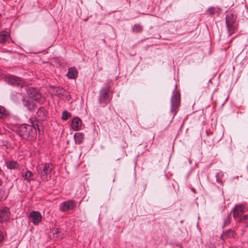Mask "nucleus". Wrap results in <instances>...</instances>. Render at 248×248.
Returning <instances> with one entry per match:
<instances>
[{
    "label": "nucleus",
    "instance_id": "nucleus-1",
    "mask_svg": "<svg viewBox=\"0 0 248 248\" xmlns=\"http://www.w3.org/2000/svg\"><path fill=\"white\" fill-rule=\"evenodd\" d=\"M176 86L175 90L173 92L172 95L171 97V112L172 113L173 117L176 114L180 106L181 102L180 92L176 90Z\"/></svg>",
    "mask_w": 248,
    "mask_h": 248
},
{
    "label": "nucleus",
    "instance_id": "nucleus-2",
    "mask_svg": "<svg viewBox=\"0 0 248 248\" xmlns=\"http://www.w3.org/2000/svg\"><path fill=\"white\" fill-rule=\"evenodd\" d=\"M53 169V165L50 163H45L43 165L42 167H37L38 173L40 175L42 180L44 181H47L48 180V176L50 175Z\"/></svg>",
    "mask_w": 248,
    "mask_h": 248
},
{
    "label": "nucleus",
    "instance_id": "nucleus-3",
    "mask_svg": "<svg viewBox=\"0 0 248 248\" xmlns=\"http://www.w3.org/2000/svg\"><path fill=\"white\" fill-rule=\"evenodd\" d=\"M26 90L30 98L40 104H42L44 102L45 100V97L35 88L28 87L26 88Z\"/></svg>",
    "mask_w": 248,
    "mask_h": 248
},
{
    "label": "nucleus",
    "instance_id": "nucleus-4",
    "mask_svg": "<svg viewBox=\"0 0 248 248\" xmlns=\"http://www.w3.org/2000/svg\"><path fill=\"white\" fill-rule=\"evenodd\" d=\"M109 88L108 87L102 89L100 92L99 102L104 107L107 105L112 98V97L109 95Z\"/></svg>",
    "mask_w": 248,
    "mask_h": 248
},
{
    "label": "nucleus",
    "instance_id": "nucleus-5",
    "mask_svg": "<svg viewBox=\"0 0 248 248\" xmlns=\"http://www.w3.org/2000/svg\"><path fill=\"white\" fill-rule=\"evenodd\" d=\"M235 21V17L232 14H229L226 17V24L228 28L229 35L232 34L235 30V27L234 23Z\"/></svg>",
    "mask_w": 248,
    "mask_h": 248
},
{
    "label": "nucleus",
    "instance_id": "nucleus-6",
    "mask_svg": "<svg viewBox=\"0 0 248 248\" xmlns=\"http://www.w3.org/2000/svg\"><path fill=\"white\" fill-rule=\"evenodd\" d=\"M5 80L9 84L16 86L23 87L24 83L21 78L12 75L7 76L5 78Z\"/></svg>",
    "mask_w": 248,
    "mask_h": 248
},
{
    "label": "nucleus",
    "instance_id": "nucleus-7",
    "mask_svg": "<svg viewBox=\"0 0 248 248\" xmlns=\"http://www.w3.org/2000/svg\"><path fill=\"white\" fill-rule=\"evenodd\" d=\"M31 126L27 124H22L19 127L18 134L20 137L23 138H27L30 135V131L31 130Z\"/></svg>",
    "mask_w": 248,
    "mask_h": 248
},
{
    "label": "nucleus",
    "instance_id": "nucleus-8",
    "mask_svg": "<svg viewBox=\"0 0 248 248\" xmlns=\"http://www.w3.org/2000/svg\"><path fill=\"white\" fill-rule=\"evenodd\" d=\"M29 217L35 225L38 224L42 220V216L38 211H31L29 215Z\"/></svg>",
    "mask_w": 248,
    "mask_h": 248
},
{
    "label": "nucleus",
    "instance_id": "nucleus-9",
    "mask_svg": "<svg viewBox=\"0 0 248 248\" xmlns=\"http://www.w3.org/2000/svg\"><path fill=\"white\" fill-rule=\"evenodd\" d=\"M76 207V204L73 201L69 200L62 202L60 206L61 210L65 212L69 210H73Z\"/></svg>",
    "mask_w": 248,
    "mask_h": 248
},
{
    "label": "nucleus",
    "instance_id": "nucleus-10",
    "mask_svg": "<svg viewBox=\"0 0 248 248\" xmlns=\"http://www.w3.org/2000/svg\"><path fill=\"white\" fill-rule=\"evenodd\" d=\"M21 175L23 180L27 181V182H30L31 181H34L35 180L33 173L29 170L23 171L21 172Z\"/></svg>",
    "mask_w": 248,
    "mask_h": 248
},
{
    "label": "nucleus",
    "instance_id": "nucleus-11",
    "mask_svg": "<svg viewBox=\"0 0 248 248\" xmlns=\"http://www.w3.org/2000/svg\"><path fill=\"white\" fill-rule=\"evenodd\" d=\"M10 212L9 209L7 207H5L0 210V221H7L10 217Z\"/></svg>",
    "mask_w": 248,
    "mask_h": 248
},
{
    "label": "nucleus",
    "instance_id": "nucleus-12",
    "mask_svg": "<svg viewBox=\"0 0 248 248\" xmlns=\"http://www.w3.org/2000/svg\"><path fill=\"white\" fill-rule=\"evenodd\" d=\"M81 124L82 122L80 119L78 117H75L72 120L71 127L74 130H78L81 126Z\"/></svg>",
    "mask_w": 248,
    "mask_h": 248
},
{
    "label": "nucleus",
    "instance_id": "nucleus-13",
    "mask_svg": "<svg viewBox=\"0 0 248 248\" xmlns=\"http://www.w3.org/2000/svg\"><path fill=\"white\" fill-rule=\"evenodd\" d=\"M245 211V207L243 205H236L233 209V216L234 218L241 216Z\"/></svg>",
    "mask_w": 248,
    "mask_h": 248
},
{
    "label": "nucleus",
    "instance_id": "nucleus-14",
    "mask_svg": "<svg viewBox=\"0 0 248 248\" xmlns=\"http://www.w3.org/2000/svg\"><path fill=\"white\" fill-rule=\"evenodd\" d=\"M23 105L30 111H33L36 107L35 104L32 102L25 98L22 99Z\"/></svg>",
    "mask_w": 248,
    "mask_h": 248
},
{
    "label": "nucleus",
    "instance_id": "nucleus-15",
    "mask_svg": "<svg viewBox=\"0 0 248 248\" xmlns=\"http://www.w3.org/2000/svg\"><path fill=\"white\" fill-rule=\"evenodd\" d=\"M235 233L234 231L231 229H229L223 232L221 235V239L224 241L226 239L233 237Z\"/></svg>",
    "mask_w": 248,
    "mask_h": 248
},
{
    "label": "nucleus",
    "instance_id": "nucleus-16",
    "mask_svg": "<svg viewBox=\"0 0 248 248\" xmlns=\"http://www.w3.org/2000/svg\"><path fill=\"white\" fill-rule=\"evenodd\" d=\"M68 78L70 79H75L78 76V72L74 67H71L69 69L68 73L67 74Z\"/></svg>",
    "mask_w": 248,
    "mask_h": 248
},
{
    "label": "nucleus",
    "instance_id": "nucleus-17",
    "mask_svg": "<svg viewBox=\"0 0 248 248\" xmlns=\"http://www.w3.org/2000/svg\"><path fill=\"white\" fill-rule=\"evenodd\" d=\"M74 138L76 143L80 144L83 142L84 135L82 133H77L74 135Z\"/></svg>",
    "mask_w": 248,
    "mask_h": 248
},
{
    "label": "nucleus",
    "instance_id": "nucleus-18",
    "mask_svg": "<svg viewBox=\"0 0 248 248\" xmlns=\"http://www.w3.org/2000/svg\"><path fill=\"white\" fill-rule=\"evenodd\" d=\"M7 167L10 169H17L19 167V164L16 161H8L6 163Z\"/></svg>",
    "mask_w": 248,
    "mask_h": 248
},
{
    "label": "nucleus",
    "instance_id": "nucleus-19",
    "mask_svg": "<svg viewBox=\"0 0 248 248\" xmlns=\"http://www.w3.org/2000/svg\"><path fill=\"white\" fill-rule=\"evenodd\" d=\"M8 116V111L4 107L0 106V119H5L7 118Z\"/></svg>",
    "mask_w": 248,
    "mask_h": 248
},
{
    "label": "nucleus",
    "instance_id": "nucleus-20",
    "mask_svg": "<svg viewBox=\"0 0 248 248\" xmlns=\"http://www.w3.org/2000/svg\"><path fill=\"white\" fill-rule=\"evenodd\" d=\"M46 114L47 111L43 107L40 108L37 112V115L38 116L41 118H44L46 116Z\"/></svg>",
    "mask_w": 248,
    "mask_h": 248
},
{
    "label": "nucleus",
    "instance_id": "nucleus-21",
    "mask_svg": "<svg viewBox=\"0 0 248 248\" xmlns=\"http://www.w3.org/2000/svg\"><path fill=\"white\" fill-rule=\"evenodd\" d=\"M9 35L7 32H2L0 34V43H3L8 39Z\"/></svg>",
    "mask_w": 248,
    "mask_h": 248
},
{
    "label": "nucleus",
    "instance_id": "nucleus-22",
    "mask_svg": "<svg viewBox=\"0 0 248 248\" xmlns=\"http://www.w3.org/2000/svg\"><path fill=\"white\" fill-rule=\"evenodd\" d=\"M223 176V172L221 171L218 172L216 175V180L217 183L221 184L222 183V177Z\"/></svg>",
    "mask_w": 248,
    "mask_h": 248
},
{
    "label": "nucleus",
    "instance_id": "nucleus-23",
    "mask_svg": "<svg viewBox=\"0 0 248 248\" xmlns=\"http://www.w3.org/2000/svg\"><path fill=\"white\" fill-rule=\"evenodd\" d=\"M71 113L70 112H69L68 111L65 110V111H63L62 113V119L63 121H66L70 117H71Z\"/></svg>",
    "mask_w": 248,
    "mask_h": 248
},
{
    "label": "nucleus",
    "instance_id": "nucleus-24",
    "mask_svg": "<svg viewBox=\"0 0 248 248\" xmlns=\"http://www.w3.org/2000/svg\"><path fill=\"white\" fill-rule=\"evenodd\" d=\"M134 31L136 32H140L142 30V27L140 24H135L133 28Z\"/></svg>",
    "mask_w": 248,
    "mask_h": 248
},
{
    "label": "nucleus",
    "instance_id": "nucleus-25",
    "mask_svg": "<svg viewBox=\"0 0 248 248\" xmlns=\"http://www.w3.org/2000/svg\"><path fill=\"white\" fill-rule=\"evenodd\" d=\"M231 222V218L229 217V215H228L226 218V219L224 220V222L223 225V227L224 228L226 225L229 224Z\"/></svg>",
    "mask_w": 248,
    "mask_h": 248
},
{
    "label": "nucleus",
    "instance_id": "nucleus-26",
    "mask_svg": "<svg viewBox=\"0 0 248 248\" xmlns=\"http://www.w3.org/2000/svg\"><path fill=\"white\" fill-rule=\"evenodd\" d=\"M207 12L210 15H213L215 13V8L214 7L209 8L207 10Z\"/></svg>",
    "mask_w": 248,
    "mask_h": 248
},
{
    "label": "nucleus",
    "instance_id": "nucleus-27",
    "mask_svg": "<svg viewBox=\"0 0 248 248\" xmlns=\"http://www.w3.org/2000/svg\"><path fill=\"white\" fill-rule=\"evenodd\" d=\"M4 238V234L3 232L0 231V243L2 242Z\"/></svg>",
    "mask_w": 248,
    "mask_h": 248
},
{
    "label": "nucleus",
    "instance_id": "nucleus-28",
    "mask_svg": "<svg viewBox=\"0 0 248 248\" xmlns=\"http://www.w3.org/2000/svg\"><path fill=\"white\" fill-rule=\"evenodd\" d=\"M56 92L58 94H62L64 93V92H65V91L63 89H58V90H57Z\"/></svg>",
    "mask_w": 248,
    "mask_h": 248
},
{
    "label": "nucleus",
    "instance_id": "nucleus-29",
    "mask_svg": "<svg viewBox=\"0 0 248 248\" xmlns=\"http://www.w3.org/2000/svg\"><path fill=\"white\" fill-rule=\"evenodd\" d=\"M248 217V215H245L243 217L242 219H240V221H244L245 219H247Z\"/></svg>",
    "mask_w": 248,
    "mask_h": 248
},
{
    "label": "nucleus",
    "instance_id": "nucleus-30",
    "mask_svg": "<svg viewBox=\"0 0 248 248\" xmlns=\"http://www.w3.org/2000/svg\"><path fill=\"white\" fill-rule=\"evenodd\" d=\"M14 242L15 243V244H14L15 248H16V247L18 244V242L17 241H15Z\"/></svg>",
    "mask_w": 248,
    "mask_h": 248
},
{
    "label": "nucleus",
    "instance_id": "nucleus-31",
    "mask_svg": "<svg viewBox=\"0 0 248 248\" xmlns=\"http://www.w3.org/2000/svg\"><path fill=\"white\" fill-rule=\"evenodd\" d=\"M2 185V182L1 181H0V186H1Z\"/></svg>",
    "mask_w": 248,
    "mask_h": 248
},
{
    "label": "nucleus",
    "instance_id": "nucleus-32",
    "mask_svg": "<svg viewBox=\"0 0 248 248\" xmlns=\"http://www.w3.org/2000/svg\"><path fill=\"white\" fill-rule=\"evenodd\" d=\"M1 71L0 70V76L1 75Z\"/></svg>",
    "mask_w": 248,
    "mask_h": 248
},
{
    "label": "nucleus",
    "instance_id": "nucleus-33",
    "mask_svg": "<svg viewBox=\"0 0 248 248\" xmlns=\"http://www.w3.org/2000/svg\"><path fill=\"white\" fill-rule=\"evenodd\" d=\"M59 232L58 231H56V233H57V232Z\"/></svg>",
    "mask_w": 248,
    "mask_h": 248
}]
</instances>
